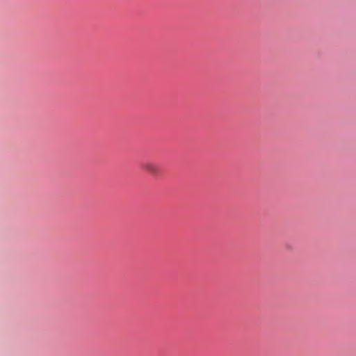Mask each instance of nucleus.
<instances>
[{"mask_svg":"<svg viewBox=\"0 0 356 356\" xmlns=\"http://www.w3.org/2000/svg\"><path fill=\"white\" fill-rule=\"evenodd\" d=\"M142 168L153 177H156L161 173L159 165L153 161H147L143 162Z\"/></svg>","mask_w":356,"mask_h":356,"instance_id":"1","label":"nucleus"}]
</instances>
